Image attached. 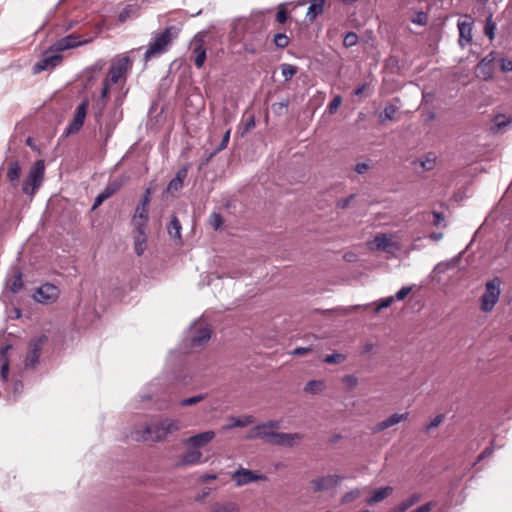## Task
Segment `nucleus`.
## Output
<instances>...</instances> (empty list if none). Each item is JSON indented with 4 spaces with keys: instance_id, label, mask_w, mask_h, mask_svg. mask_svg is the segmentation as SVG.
Here are the masks:
<instances>
[{
    "instance_id": "1",
    "label": "nucleus",
    "mask_w": 512,
    "mask_h": 512,
    "mask_svg": "<svg viewBox=\"0 0 512 512\" xmlns=\"http://www.w3.org/2000/svg\"><path fill=\"white\" fill-rule=\"evenodd\" d=\"M178 34L179 30L175 26H168L162 32L156 34L144 54V60L149 61L166 53Z\"/></svg>"
},
{
    "instance_id": "2",
    "label": "nucleus",
    "mask_w": 512,
    "mask_h": 512,
    "mask_svg": "<svg viewBox=\"0 0 512 512\" xmlns=\"http://www.w3.org/2000/svg\"><path fill=\"white\" fill-rule=\"evenodd\" d=\"M177 430H179L178 421L164 419L147 425L142 438L145 441H160Z\"/></svg>"
},
{
    "instance_id": "3",
    "label": "nucleus",
    "mask_w": 512,
    "mask_h": 512,
    "mask_svg": "<svg viewBox=\"0 0 512 512\" xmlns=\"http://www.w3.org/2000/svg\"><path fill=\"white\" fill-rule=\"evenodd\" d=\"M45 165L43 160H37L30 168L22 185L23 193L34 196L44 180Z\"/></svg>"
},
{
    "instance_id": "4",
    "label": "nucleus",
    "mask_w": 512,
    "mask_h": 512,
    "mask_svg": "<svg viewBox=\"0 0 512 512\" xmlns=\"http://www.w3.org/2000/svg\"><path fill=\"white\" fill-rule=\"evenodd\" d=\"M501 281L498 277L488 281L485 286V292L480 298V308L483 312H491L499 300Z\"/></svg>"
},
{
    "instance_id": "5",
    "label": "nucleus",
    "mask_w": 512,
    "mask_h": 512,
    "mask_svg": "<svg viewBox=\"0 0 512 512\" xmlns=\"http://www.w3.org/2000/svg\"><path fill=\"white\" fill-rule=\"evenodd\" d=\"M131 67V59L126 55H120L112 62L105 80H108L111 84H116L125 77Z\"/></svg>"
},
{
    "instance_id": "6",
    "label": "nucleus",
    "mask_w": 512,
    "mask_h": 512,
    "mask_svg": "<svg viewBox=\"0 0 512 512\" xmlns=\"http://www.w3.org/2000/svg\"><path fill=\"white\" fill-rule=\"evenodd\" d=\"M279 420H271L266 423L255 426L249 431L247 439H263L265 442L271 444L272 436L276 434V430L280 427Z\"/></svg>"
},
{
    "instance_id": "7",
    "label": "nucleus",
    "mask_w": 512,
    "mask_h": 512,
    "mask_svg": "<svg viewBox=\"0 0 512 512\" xmlns=\"http://www.w3.org/2000/svg\"><path fill=\"white\" fill-rule=\"evenodd\" d=\"M190 51V59L198 69L202 68L206 60L205 41L202 33H198L193 37L190 44Z\"/></svg>"
},
{
    "instance_id": "8",
    "label": "nucleus",
    "mask_w": 512,
    "mask_h": 512,
    "mask_svg": "<svg viewBox=\"0 0 512 512\" xmlns=\"http://www.w3.org/2000/svg\"><path fill=\"white\" fill-rule=\"evenodd\" d=\"M91 39H85L81 40L80 35L77 34H70L68 36H65L59 40H57L52 46L51 50L54 52H63L68 49L76 48L82 45H85L87 43H90Z\"/></svg>"
},
{
    "instance_id": "9",
    "label": "nucleus",
    "mask_w": 512,
    "mask_h": 512,
    "mask_svg": "<svg viewBox=\"0 0 512 512\" xmlns=\"http://www.w3.org/2000/svg\"><path fill=\"white\" fill-rule=\"evenodd\" d=\"M231 478L236 483L237 486H244L251 482L267 480V477L265 475L259 474L257 472H254L243 467H240L238 470H236L232 474Z\"/></svg>"
},
{
    "instance_id": "10",
    "label": "nucleus",
    "mask_w": 512,
    "mask_h": 512,
    "mask_svg": "<svg viewBox=\"0 0 512 512\" xmlns=\"http://www.w3.org/2000/svg\"><path fill=\"white\" fill-rule=\"evenodd\" d=\"M47 340L45 335L34 338L29 343V350L25 358L26 367H34L40 358L42 346Z\"/></svg>"
},
{
    "instance_id": "11",
    "label": "nucleus",
    "mask_w": 512,
    "mask_h": 512,
    "mask_svg": "<svg viewBox=\"0 0 512 512\" xmlns=\"http://www.w3.org/2000/svg\"><path fill=\"white\" fill-rule=\"evenodd\" d=\"M88 106H89V101L87 99H84L77 106L74 117L67 128V133H69V134L77 133L82 128L85 118H86Z\"/></svg>"
},
{
    "instance_id": "12",
    "label": "nucleus",
    "mask_w": 512,
    "mask_h": 512,
    "mask_svg": "<svg viewBox=\"0 0 512 512\" xmlns=\"http://www.w3.org/2000/svg\"><path fill=\"white\" fill-rule=\"evenodd\" d=\"M59 296V289L57 286L45 283L41 285L36 294V299L41 303H50L54 302Z\"/></svg>"
},
{
    "instance_id": "13",
    "label": "nucleus",
    "mask_w": 512,
    "mask_h": 512,
    "mask_svg": "<svg viewBox=\"0 0 512 512\" xmlns=\"http://www.w3.org/2000/svg\"><path fill=\"white\" fill-rule=\"evenodd\" d=\"M342 479L343 478L339 475H328L312 480L311 484L313 485V490L315 492H320L335 487L342 481Z\"/></svg>"
},
{
    "instance_id": "14",
    "label": "nucleus",
    "mask_w": 512,
    "mask_h": 512,
    "mask_svg": "<svg viewBox=\"0 0 512 512\" xmlns=\"http://www.w3.org/2000/svg\"><path fill=\"white\" fill-rule=\"evenodd\" d=\"M303 439V435L300 433H280L276 432L272 436V445L292 447L297 442Z\"/></svg>"
},
{
    "instance_id": "15",
    "label": "nucleus",
    "mask_w": 512,
    "mask_h": 512,
    "mask_svg": "<svg viewBox=\"0 0 512 512\" xmlns=\"http://www.w3.org/2000/svg\"><path fill=\"white\" fill-rule=\"evenodd\" d=\"M149 219V206L138 203L132 217V225L135 229H145Z\"/></svg>"
},
{
    "instance_id": "16",
    "label": "nucleus",
    "mask_w": 512,
    "mask_h": 512,
    "mask_svg": "<svg viewBox=\"0 0 512 512\" xmlns=\"http://www.w3.org/2000/svg\"><path fill=\"white\" fill-rule=\"evenodd\" d=\"M215 437L214 431H205L194 436L189 437L184 441L185 445L200 448L212 441Z\"/></svg>"
},
{
    "instance_id": "17",
    "label": "nucleus",
    "mask_w": 512,
    "mask_h": 512,
    "mask_svg": "<svg viewBox=\"0 0 512 512\" xmlns=\"http://www.w3.org/2000/svg\"><path fill=\"white\" fill-rule=\"evenodd\" d=\"M408 415H409V413H407V412L403 413V414L395 413V414L391 415L389 418L379 422L373 428V432L378 433V432L384 431L385 429H388L402 421H405L408 418Z\"/></svg>"
},
{
    "instance_id": "18",
    "label": "nucleus",
    "mask_w": 512,
    "mask_h": 512,
    "mask_svg": "<svg viewBox=\"0 0 512 512\" xmlns=\"http://www.w3.org/2000/svg\"><path fill=\"white\" fill-rule=\"evenodd\" d=\"M188 169L183 167L179 169L175 175V177L169 182L167 186V192L174 194L179 192L184 185V181L187 178Z\"/></svg>"
},
{
    "instance_id": "19",
    "label": "nucleus",
    "mask_w": 512,
    "mask_h": 512,
    "mask_svg": "<svg viewBox=\"0 0 512 512\" xmlns=\"http://www.w3.org/2000/svg\"><path fill=\"white\" fill-rule=\"evenodd\" d=\"M327 0H309V7L306 17L310 22H313L319 15L324 12Z\"/></svg>"
},
{
    "instance_id": "20",
    "label": "nucleus",
    "mask_w": 512,
    "mask_h": 512,
    "mask_svg": "<svg viewBox=\"0 0 512 512\" xmlns=\"http://www.w3.org/2000/svg\"><path fill=\"white\" fill-rule=\"evenodd\" d=\"M229 423L223 426V430H230L236 427H246L255 422V418L252 415H246L243 417H229Z\"/></svg>"
},
{
    "instance_id": "21",
    "label": "nucleus",
    "mask_w": 512,
    "mask_h": 512,
    "mask_svg": "<svg viewBox=\"0 0 512 512\" xmlns=\"http://www.w3.org/2000/svg\"><path fill=\"white\" fill-rule=\"evenodd\" d=\"M63 60V56L56 52V54L44 57L37 63L36 67L39 71L54 68L59 65Z\"/></svg>"
},
{
    "instance_id": "22",
    "label": "nucleus",
    "mask_w": 512,
    "mask_h": 512,
    "mask_svg": "<svg viewBox=\"0 0 512 512\" xmlns=\"http://www.w3.org/2000/svg\"><path fill=\"white\" fill-rule=\"evenodd\" d=\"M211 329L208 326L200 327L195 331V334L192 336L191 344L193 347L200 346L204 342L208 341L211 338Z\"/></svg>"
},
{
    "instance_id": "23",
    "label": "nucleus",
    "mask_w": 512,
    "mask_h": 512,
    "mask_svg": "<svg viewBox=\"0 0 512 512\" xmlns=\"http://www.w3.org/2000/svg\"><path fill=\"white\" fill-rule=\"evenodd\" d=\"M11 349L10 345H5L0 348V377L3 381H6L9 374V358H8V350Z\"/></svg>"
},
{
    "instance_id": "24",
    "label": "nucleus",
    "mask_w": 512,
    "mask_h": 512,
    "mask_svg": "<svg viewBox=\"0 0 512 512\" xmlns=\"http://www.w3.org/2000/svg\"><path fill=\"white\" fill-rule=\"evenodd\" d=\"M458 29L460 35L459 43L464 47L472 40V25L468 22H459Z\"/></svg>"
},
{
    "instance_id": "25",
    "label": "nucleus",
    "mask_w": 512,
    "mask_h": 512,
    "mask_svg": "<svg viewBox=\"0 0 512 512\" xmlns=\"http://www.w3.org/2000/svg\"><path fill=\"white\" fill-rule=\"evenodd\" d=\"M375 247L379 251L389 252L391 247L393 246V242L390 236L387 234H377L373 241Z\"/></svg>"
},
{
    "instance_id": "26",
    "label": "nucleus",
    "mask_w": 512,
    "mask_h": 512,
    "mask_svg": "<svg viewBox=\"0 0 512 512\" xmlns=\"http://www.w3.org/2000/svg\"><path fill=\"white\" fill-rule=\"evenodd\" d=\"M393 492V488L391 486H386L383 488H379L373 491L372 496L367 500V504L372 505L378 502L383 501L388 496H390Z\"/></svg>"
},
{
    "instance_id": "27",
    "label": "nucleus",
    "mask_w": 512,
    "mask_h": 512,
    "mask_svg": "<svg viewBox=\"0 0 512 512\" xmlns=\"http://www.w3.org/2000/svg\"><path fill=\"white\" fill-rule=\"evenodd\" d=\"M202 453L197 450H188L185 452L180 460V465H194L201 462Z\"/></svg>"
},
{
    "instance_id": "28",
    "label": "nucleus",
    "mask_w": 512,
    "mask_h": 512,
    "mask_svg": "<svg viewBox=\"0 0 512 512\" xmlns=\"http://www.w3.org/2000/svg\"><path fill=\"white\" fill-rule=\"evenodd\" d=\"M137 235L135 236L134 249L138 256H141L146 248V233L145 229H135Z\"/></svg>"
},
{
    "instance_id": "29",
    "label": "nucleus",
    "mask_w": 512,
    "mask_h": 512,
    "mask_svg": "<svg viewBox=\"0 0 512 512\" xmlns=\"http://www.w3.org/2000/svg\"><path fill=\"white\" fill-rule=\"evenodd\" d=\"M181 224L177 216L173 215L167 227L168 233L172 238L181 239Z\"/></svg>"
},
{
    "instance_id": "30",
    "label": "nucleus",
    "mask_w": 512,
    "mask_h": 512,
    "mask_svg": "<svg viewBox=\"0 0 512 512\" xmlns=\"http://www.w3.org/2000/svg\"><path fill=\"white\" fill-rule=\"evenodd\" d=\"M8 287L13 293H18L23 289L24 283L22 273L20 271H17L14 274L13 278L8 283Z\"/></svg>"
},
{
    "instance_id": "31",
    "label": "nucleus",
    "mask_w": 512,
    "mask_h": 512,
    "mask_svg": "<svg viewBox=\"0 0 512 512\" xmlns=\"http://www.w3.org/2000/svg\"><path fill=\"white\" fill-rule=\"evenodd\" d=\"M21 174V168L17 161H13L10 163L8 171H7V177L10 182L14 183L17 182L20 178Z\"/></svg>"
},
{
    "instance_id": "32",
    "label": "nucleus",
    "mask_w": 512,
    "mask_h": 512,
    "mask_svg": "<svg viewBox=\"0 0 512 512\" xmlns=\"http://www.w3.org/2000/svg\"><path fill=\"white\" fill-rule=\"evenodd\" d=\"M211 512H238V506L234 502L217 503L212 506Z\"/></svg>"
},
{
    "instance_id": "33",
    "label": "nucleus",
    "mask_w": 512,
    "mask_h": 512,
    "mask_svg": "<svg viewBox=\"0 0 512 512\" xmlns=\"http://www.w3.org/2000/svg\"><path fill=\"white\" fill-rule=\"evenodd\" d=\"M325 385L323 381L311 380L305 385V392L316 394L324 389Z\"/></svg>"
},
{
    "instance_id": "34",
    "label": "nucleus",
    "mask_w": 512,
    "mask_h": 512,
    "mask_svg": "<svg viewBox=\"0 0 512 512\" xmlns=\"http://www.w3.org/2000/svg\"><path fill=\"white\" fill-rule=\"evenodd\" d=\"M282 75L286 81L292 79L298 72V68L294 65L284 63L281 65Z\"/></svg>"
},
{
    "instance_id": "35",
    "label": "nucleus",
    "mask_w": 512,
    "mask_h": 512,
    "mask_svg": "<svg viewBox=\"0 0 512 512\" xmlns=\"http://www.w3.org/2000/svg\"><path fill=\"white\" fill-rule=\"evenodd\" d=\"M346 360V356L340 353H333L330 355H326L323 359L325 363L328 364H340Z\"/></svg>"
},
{
    "instance_id": "36",
    "label": "nucleus",
    "mask_w": 512,
    "mask_h": 512,
    "mask_svg": "<svg viewBox=\"0 0 512 512\" xmlns=\"http://www.w3.org/2000/svg\"><path fill=\"white\" fill-rule=\"evenodd\" d=\"M358 42V35L355 32H348L344 39H343V45L346 48L355 46Z\"/></svg>"
},
{
    "instance_id": "37",
    "label": "nucleus",
    "mask_w": 512,
    "mask_h": 512,
    "mask_svg": "<svg viewBox=\"0 0 512 512\" xmlns=\"http://www.w3.org/2000/svg\"><path fill=\"white\" fill-rule=\"evenodd\" d=\"M121 187V184L120 183H117V182H111L109 183L105 189L102 191V193L107 197H111L112 195H114Z\"/></svg>"
},
{
    "instance_id": "38",
    "label": "nucleus",
    "mask_w": 512,
    "mask_h": 512,
    "mask_svg": "<svg viewBox=\"0 0 512 512\" xmlns=\"http://www.w3.org/2000/svg\"><path fill=\"white\" fill-rule=\"evenodd\" d=\"M274 43L279 48H285L289 44V38L284 33H278L274 36Z\"/></svg>"
},
{
    "instance_id": "39",
    "label": "nucleus",
    "mask_w": 512,
    "mask_h": 512,
    "mask_svg": "<svg viewBox=\"0 0 512 512\" xmlns=\"http://www.w3.org/2000/svg\"><path fill=\"white\" fill-rule=\"evenodd\" d=\"M342 103V97L340 95L335 96L327 107L329 114H334Z\"/></svg>"
},
{
    "instance_id": "40",
    "label": "nucleus",
    "mask_w": 512,
    "mask_h": 512,
    "mask_svg": "<svg viewBox=\"0 0 512 512\" xmlns=\"http://www.w3.org/2000/svg\"><path fill=\"white\" fill-rule=\"evenodd\" d=\"M394 301L395 298L393 296L379 300L375 308V312L379 313L382 309L390 307Z\"/></svg>"
},
{
    "instance_id": "41",
    "label": "nucleus",
    "mask_w": 512,
    "mask_h": 512,
    "mask_svg": "<svg viewBox=\"0 0 512 512\" xmlns=\"http://www.w3.org/2000/svg\"><path fill=\"white\" fill-rule=\"evenodd\" d=\"M360 496V491L358 489L351 490L344 494L341 499V502L346 504L356 500Z\"/></svg>"
},
{
    "instance_id": "42",
    "label": "nucleus",
    "mask_w": 512,
    "mask_h": 512,
    "mask_svg": "<svg viewBox=\"0 0 512 512\" xmlns=\"http://www.w3.org/2000/svg\"><path fill=\"white\" fill-rule=\"evenodd\" d=\"M209 223L214 229H219L223 224L222 216L218 213H212L209 218Z\"/></svg>"
},
{
    "instance_id": "43",
    "label": "nucleus",
    "mask_w": 512,
    "mask_h": 512,
    "mask_svg": "<svg viewBox=\"0 0 512 512\" xmlns=\"http://www.w3.org/2000/svg\"><path fill=\"white\" fill-rule=\"evenodd\" d=\"M342 382L346 384L348 390L354 389L358 384V379L354 375H345Z\"/></svg>"
},
{
    "instance_id": "44",
    "label": "nucleus",
    "mask_w": 512,
    "mask_h": 512,
    "mask_svg": "<svg viewBox=\"0 0 512 512\" xmlns=\"http://www.w3.org/2000/svg\"><path fill=\"white\" fill-rule=\"evenodd\" d=\"M398 111L397 106L393 104H389L384 108V118L385 120H393L396 113Z\"/></svg>"
},
{
    "instance_id": "45",
    "label": "nucleus",
    "mask_w": 512,
    "mask_h": 512,
    "mask_svg": "<svg viewBox=\"0 0 512 512\" xmlns=\"http://www.w3.org/2000/svg\"><path fill=\"white\" fill-rule=\"evenodd\" d=\"M412 286H403L396 294L393 296L395 300L402 301L404 300L408 294L412 291Z\"/></svg>"
},
{
    "instance_id": "46",
    "label": "nucleus",
    "mask_w": 512,
    "mask_h": 512,
    "mask_svg": "<svg viewBox=\"0 0 512 512\" xmlns=\"http://www.w3.org/2000/svg\"><path fill=\"white\" fill-rule=\"evenodd\" d=\"M498 63L502 72L507 73L512 71V60L507 58H500Z\"/></svg>"
},
{
    "instance_id": "47",
    "label": "nucleus",
    "mask_w": 512,
    "mask_h": 512,
    "mask_svg": "<svg viewBox=\"0 0 512 512\" xmlns=\"http://www.w3.org/2000/svg\"><path fill=\"white\" fill-rule=\"evenodd\" d=\"M444 420V415L443 414H438L436 417H434V419L431 420V422L429 424H427L425 426V430L426 431H430L436 427H438Z\"/></svg>"
},
{
    "instance_id": "48",
    "label": "nucleus",
    "mask_w": 512,
    "mask_h": 512,
    "mask_svg": "<svg viewBox=\"0 0 512 512\" xmlns=\"http://www.w3.org/2000/svg\"><path fill=\"white\" fill-rule=\"evenodd\" d=\"M288 19V12L285 9L284 5L279 6V10L276 14V21L278 23L284 24Z\"/></svg>"
},
{
    "instance_id": "49",
    "label": "nucleus",
    "mask_w": 512,
    "mask_h": 512,
    "mask_svg": "<svg viewBox=\"0 0 512 512\" xmlns=\"http://www.w3.org/2000/svg\"><path fill=\"white\" fill-rule=\"evenodd\" d=\"M497 53L495 51L490 52L481 60V65L490 66L497 60Z\"/></svg>"
},
{
    "instance_id": "50",
    "label": "nucleus",
    "mask_w": 512,
    "mask_h": 512,
    "mask_svg": "<svg viewBox=\"0 0 512 512\" xmlns=\"http://www.w3.org/2000/svg\"><path fill=\"white\" fill-rule=\"evenodd\" d=\"M496 125L499 129L509 125L511 123V119H506V116L504 114H498L495 117Z\"/></svg>"
},
{
    "instance_id": "51",
    "label": "nucleus",
    "mask_w": 512,
    "mask_h": 512,
    "mask_svg": "<svg viewBox=\"0 0 512 512\" xmlns=\"http://www.w3.org/2000/svg\"><path fill=\"white\" fill-rule=\"evenodd\" d=\"M203 399H204V396H202V395L186 398L181 401V406H191V405H194V404L202 401Z\"/></svg>"
},
{
    "instance_id": "52",
    "label": "nucleus",
    "mask_w": 512,
    "mask_h": 512,
    "mask_svg": "<svg viewBox=\"0 0 512 512\" xmlns=\"http://www.w3.org/2000/svg\"><path fill=\"white\" fill-rule=\"evenodd\" d=\"M230 132H231L230 129H228L225 132V134L221 140V143L219 144V146L216 149L217 152L222 151L223 149H225L227 147L229 140H230Z\"/></svg>"
},
{
    "instance_id": "53",
    "label": "nucleus",
    "mask_w": 512,
    "mask_h": 512,
    "mask_svg": "<svg viewBox=\"0 0 512 512\" xmlns=\"http://www.w3.org/2000/svg\"><path fill=\"white\" fill-rule=\"evenodd\" d=\"M151 195H152V189L151 188H146V190L144 192V195L142 196V198H141L139 203L143 204V205H146V206H149L150 202H151Z\"/></svg>"
},
{
    "instance_id": "54",
    "label": "nucleus",
    "mask_w": 512,
    "mask_h": 512,
    "mask_svg": "<svg viewBox=\"0 0 512 512\" xmlns=\"http://www.w3.org/2000/svg\"><path fill=\"white\" fill-rule=\"evenodd\" d=\"M494 29H495V24H493L490 21L487 22L484 32H485V35L488 36L491 40L494 38Z\"/></svg>"
},
{
    "instance_id": "55",
    "label": "nucleus",
    "mask_w": 512,
    "mask_h": 512,
    "mask_svg": "<svg viewBox=\"0 0 512 512\" xmlns=\"http://www.w3.org/2000/svg\"><path fill=\"white\" fill-rule=\"evenodd\" d=\"M354 198V195H350L344 199H340L338 202H337V207L341 208V209H345L349 206L351 200Z\"/></svg>"
},
{
    "instance_id": "56",
    "label": "nucleus",
    "mask_w": 512,
    "mask_h": 512,
    "mask_svg": "<svg viewBox=\"0 0 512 512\" xmlns=\"http://www.w3.org/2000/svg\"><path fill=\"white\" fill-rule=\"evenodd\" d=\"M433 507H434V503L433 502H428V503H426L424 505H421L420 507L416 508L412 512H431Z\"/></svg>"
},
{
    "instance_id": "57",
    "label": "nucleus",
    "mask_w": 512,
    "mask_h": 512,
    "mask_svg": "<svg viewBox=\"0 0 512 512\" xmlns=\"http://www.w3.org/2000/svg\"><path fill=\"white\" fill-rule=\"evenodd\" d=\"M432 216H433V224L438 226L440 225L443 221H444V217L441 213L437 212V211H433L432 212Z\"/></svg>"
},
{
    "instance_id": "58",
    "label": "nucleus",
    "mask_w": 512,
    "mask_h": 512,
    "mask_svg": "<svg viewBox=\"0 0 512 512\" xmlns=\"http://www.w3.org/2000/svg\"><path fill=\"white\" fill-rule=\"evenodd\" d=\"M369 165L367 163H358L356 166H355V171L359 174H364L366 173L368 170H369Z\"/></svg>"
},
{
    "instance_id": "59",
    "label": "nucleus",
    "mask_w": 512,
    "mask_h": 512,
    "mask_svg": "<svg viewBox=\"0 0 512 512\" xmlns=\"http://www.w3.org/2000/svg\"><path fill=\"white\" fill-rule=\"evenodd\" d=\"M408 509V506L405 504L404 501H402L395 507H393L389 512H406Z\"/></svg>"
},
{
    "instance_id": "60",
    "label": "nucleus",
    "mask_w": 512,
    "mask_h": 512,
    "mask_svg": "<svg viewBox=\"0 0 512 512\" xmlns=\"http://www.w3.org/2000/svg\"><path fill=\"white\" fill-rule=\"evenodd\" d=\"M111 83L108 82V80H105L103 81V88H102V91H101V99H105L108 97L109 95V85Z\"/></svg>"
},
{
    "instance_id": "61",
    "label": "nucleus",
    "mask_w": 512,
    "mask_h": 512,
    "mask_svg": "<svg viewBox=\"0 0 512 512\" xmlns=\"http://www.w3.org/2000/svg\"><path fill=\"white\" fill-rule=\"evenodd\" d=\"M106 199H108L102 192L95 198L93 209L99 207Z\"/></svg>"
},
{
    "instance_id": "62",
    "label": "nucleus",
    "mask_w": 512,
    "mask_h": 512,
    "mask_svg": "<svg viewBox=\"0 0 512 512\" xmlns=\"http://www.w3.org/2000/svg\"><path fill=\"white\" fill-rule=\"evenodd\" d=\"M310 350H311L310 348L298 347L293 350L292 354L300 356V355H304V354L308 353Z\"/></svg>"
},
{
    "instance_id": "63",
    "label": "nucleus",
    "mask_w": 512,
    "mask_h": 512,
    "mask_svg": "<svg viewBox=\"0 0 512 512\" xmlns=\"http://www.w3.org/2000/svg\"><path fill=\"white\" fill-rule=\"evenodd\" d=\"M434 164H435V160L434 159H427L426 161L422 162V166L426 170L432 169L434 167Z\"/></svg>"
},
{
    "instance_id": "64",
    "label": "nucleus",
    "mask_w": 512,
    "mask_h": 512,
    "mask_svg": "<svg viewBox=\"0 0 512 512\" xmlns=\"http://www.w3.org/2000/svg\"><path fill=\"white\" fill-rule=\"evenodd\" d=\"M366 88H367V84H362L361 86H359L355 89L354 94L356 96H360L365 91Z\"/></svg>"
}]
</instances>
